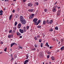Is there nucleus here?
<instances>
[{
  "mask_svg": "<svg viewBox=\"0 0 64 64\" xmlns=\"http://www.w3.org/2000/svg\"><path fill=\"white\" fill-rule=\"evenodd\" d=\"M29 62V60H26L24 62V64H26L28 62Z\"/></svg>",
  "mask_w": 64,
  "mask_h": 64,
  "instance_id": "nucleus-7",
  "label": "nucleus"
},
{
  "mask_svg": "<svg viewBox=\"0 0 64 64\" xmlns=\"http://www.w3.org/2000/svg\"><path fill=\"white\" fill-rule=\"evenodd\" d=\"M34 15H35V14H32L31 15V16H32V17H34Z\"/></svg>",
  "mask_w": 64,
  "mask_h": 64,
  "instance_id": "nucleus-40",
  "label": "nucleus"
},
{
  "mask_svg": "<svg viewBox=\"0 0 64 64\" xmlns=\"http://www.w3.org/2000/svg\"><path fill=\"white\" fill-rule=\"evenodd\" d=\"M22 1L23 3H25V2H26V0H22Z\"/></svg>",
  "mask_w": 64,
  "mask_h": 64,
  "instance_id": "nucleus-33",
  "label": "nucleus"
},
{
  "mask_svg": "<svg viewBox=\"0 0 64 64\" xmlns=\"http://www.w3.org/2000/svg\"><path fill=\"white\" fill-rule=\"evenodd\" d=\"M20 22L22 24H26V20H25L20 21Z\"/></svg>",
  "mask_w": 64,
  "mask_h": 64,
  "instance_id": "nucleus-2",
  "label": "nucleus"
},
{
  "mask_svg": "<svg viewBox=\"0 0 64 64\" xmlns=\"http://www.w3.org/2000/svg\"><path fill=\"white\" fill-rule=\"evenodd\" d=\"M51 52H48V54H51Z\"/></svg>",
  "mask_w": 64,
  "mask_h": 64,
  "instance_id": "nucleus-41",
  "label": "nucleus"
},
{
  "mask_svg": "<svg viewBox=\"0 0 64 64\" xmlns=\"http://www.w3.org/2000/svg\"><path fill=\"white\" fill-rule=\"evenodd\" d=\"M52 40H53V41H55V38H53L52 39Z\"/></svg>",
  "mask_w": 64,
  "mask_h": 64,
  "instance_id": "nucleus-49",
  "label": "nucleus"
},
{
  "mask_svg": "<svg viewBox=\"0 0 64 64\" xmlns=\"http://www.w3.org/2000/svg\"><path fill=\"white\" fill-rule=\"evenodd\" d=\"M44 12H45L46 13V12H47V9H44Z\"/></svg>",
  "mask_w": 64,
  "mask_h": 64,
  "instance_id": "nucleus-22",
  "label": "nucleus"
},
{
  "mask_svg": "<svg viewBox=\"0 0 64 64\" xmlns=\"http://www.w3.org/2000/svg\"><path fill=\"white\" fill-rule=\"evenodd\" d=\"M29 11H30V12H32V11H33V9H30L29 10Z\"/></svg>",
  "mask_w": 64,
  "mask_h": 64,
  "instance_id": "nucleus-37",
  "label": "nucleus"
},
{
  "mask_svg": "<svg viewBox=\"0 0 64 64\" xmlns=\"http://www.w3.org/2000/svg\"><path fill=\"white\" fill-rule=\"evenodd\" d=\"M36 49V48H32L31 49V50H32V51L34 50H35Z\"/></svg>",
  "mask_w": 64,
  "mask_h": 64,
  "instance_id": "nucleus-34",
  "label": "nucleus"
},
{
  "mask_svg": "<svg viewBox=\"0 0 64 64\" xmlns=\"http://www.w3.org/2000/svg\"><path fill=\"white\" fill-rule=\"evenodd\" d=\"M19 37L20 38H22V36H20Z\"/></svg>",
  "mask_w": 64,
  "mask_h": 64,
  "instance_id": "nucleus-51",
  "label": "nucleus"
},
{
  "mask_svg": "<svg viewBox=\"0 0 64 64\" xmlns=\"http://www.w3.org/2000/svg\"><path fill=\"white\" fill-rule=\"evenodd\" d=\"M49 64H51V62H49Z\"/></svg>",
  "mask_w": 64,
  "mask_h": 64,
  "instance_id": "nucleus-60",
  "label": "nucleus"
},
{
  "mask_svg": "<svg viewBox=\"0 0 64 64\" xmlns=\"http://www.w3.org/2000/svg\"><path fill=\"white\" fill-rule=\"evenodd\" d=\"M46 24V22L45 20H44L43 22V24L45 25V24Z\"/></svg>",
  "mask_w": 64,
  "mask_h": 64,
  "instance_id": "nucleus-13",
  "label": "nucleus"
},
{
  "mask_svg": "<svg viewBox=\"0 0 64 64\" xmlns=\"http://www.w3.org/2000/svg\"><path fill=\"white\" fill-rule=\"evenodd\" d=\"M12 14L10 15L9 16V20H10L11 19V18H12Z\"/></svg>",
  "mask_w": 64,
  "mask_h": 64,
  "instance_id": "nucleus-11",
  "label": "nucleus"
},
{
  "mask_svg": "<svg viewBox=\"0 0 64 64\" xmlns=\"http://www.w3.org/2000/svg\"><path fill=\"white\" fill-rule=\"evenodd\" d=\"M3 13V11L1 10L0 11V13Z\"/></svg>",
  "mask_w": 64,
  "mask_h": 64,
  "instance_id": "nucleus-46",
  "label": "nucleus"
},
{
  "mask_svg": "<svg viewBox=\"0 0 64 64\" xmlns=\"http://www.w3.org/2000/svg\"><path fill=\"white\" fill-rule=\"evenodd\" d=\"M34 46L36 48H37L38 47V45H37L36 44H35L34 45Z\"/></svg>",
  "mask_w": 64,
  "mask_h": 64,
  "instance_id": "nucleus-29",
  "label": "nucleus"
},
{
  "mask_svg": "<svg viewBox=\"0 0 64 64\" xmlns=\"http://www.w3.org/2000/svg\"><path fill=\"white\" fill-rule=\"evenodd\" d=\"M2 14H3L1 13V14H0V15H2Z\"/></svg>",
  "mask_w": 64,
  "mask_h": 64,
  "instance_id": "nucleus-59",
  "label": "nucleus"
},
{
  "mask_svg": "<svg viewBox=\"0 0 64 64\" xmlns=\"http://www.w3.org/2000/svg\"><path fill=\"white\" fill-rule=\"evenodd\" d=\"M55 29L56 30H58V27L57 26H56L55 28Z\"/></svg>",
  "mask_w": 64,
  "mask_h": 64,
  "instance_id": "nucleus-24",
  "label": "nucleus"
},
{
  "mask_svg": "<svg viewBox=\"0 0 64 64\" xmlns=\"http://www.w3.org/2000/svg\"><path fill=\"white\" fill-rule=\"evenodd\" d=\"M54 8H56V7H58V6H55L54 7Z\"/></svg>",
  "mask_w": 64,
  "mask_h": 64,
  "instance_id": "nucleus-58",
  "label": "nucleus"
},
{
  "mask_svg": "<svg viewBox=\"0 0 64 64\" xmlns=\"http://www.w3.org/2000/svg\"><path fill=\"white\" fill-rule=\"evenodd\" d=\"M60 7H58V9H60Z\"/></svg>",
  "mask_w": 64,
  "mask_h": 64,
  "instance_id": "nucleus-61",
  "label": "nucleus"
},
{
  "mask_svg": "<svg viewBox=\"0 0 64 64\" xmlns=\"http://www.w3.org/2000/svg\"><path fill=\"white\" fill-rule=\"evenodd\" d=\"M33 17H32V16L31 15L29 17L30 18V19H32V18H33Z\"/></svg>",
  "mask_w": 64,
  "mask_h": 64,
  "instance_id": "nucleus-36",
  "label": "nucleus"
},
{
  "mask_svg": "<svg viewBox=\"0 0 64 64\" xmlns=\"http://www.w3.org/2000/svg\"><path fill=\"white\" fill-rule=\"evenodd\" d=\"M17 10H18V11H19V10H20V9H19V8H18V9Z\"/></svg>",
  "mask_w": 64,
  "mask_h": 64,
  "instance_id": "nucleus-56",
  "label": "nucleus"
},
{
  "mask_svg": "<svg viewBox=\"0 0 64 64\" xmlns=\"http://www.w3.org/2000/svg\"><path fill=\"white\" fill-rule=\"evenodd\" d=\"M39 5V3L37 2H36L34 3V6H38Z\"/></svg>",
  "mask_w": 64,
  "mask_h": 64,
  "instance_id": "nucleus-6",
  "label": "nucleus"
},
{
  "mask_svg": "<svg viewBox=\"0 0 64 64\" xmlns=\"http://www.w3.org/2000/svg\"><path fill=\"white\" fill-rule=\"evenodd\" d=\"M46 46H48V47H49V45H48V42L46 43Z\"/></svg>",
  "mask_w": 64,
  "mask_h": 64,
  "instance_id": "nucleus-23",
  "label": "nucleus"
},
{
  "mask_svg": "<svg viewBox=\"0 0 64 64\" xmlns=\"http://www.w3.org/2000/svg\"><path fill=\"white\" fill-rule=\"evenodd\" d=\"M1 44H3V42H2V41L1 42Z\"/></svg>",
  "mask_w": 64,
  "mask_h": 64,
  "instance_id": "nucleus-57",
  "label": "nucleus"
},
{
  "mask_svg": "<svg viewBox=\"0 0 64 64\" xmlns=\"http://www.w3.org/2000/svg\"><path fill=\"white\" fill-rule=\"evenodd\" d=\"M39 56L40 58H43L44 56V54L43 53H40L39 54Z\"/></svg>",
  "mask_w": 64,
  "mask_h": 64,
  "instance_id": "nucleus-1",
  "label": "nucleus"
},
{
  "mask_svg": "<svg viewBox=\"0 0 64 64\" xmlns=\"http://www.w3.org/2000/svg\"><path fill=\"white\" fill-rule=\"evenodd\" d=\"M11 37V35H9L8 36V38H10Z\"/></svg>",
  "mask_w": 64,
  "mask_h": 64,
  "instance_id": "nucleus-35",
  "label": "nucleus"
},
{
  "mask_svg": "<svg viewBox=\"0 0 64 64\" xmlns=\"http://www.w3.org/2000/svg\"><path fill=\"white\" fill-rule=\"evenodd\" d=\"M20 21L24 20V19L23 18V17L22 16H20Z\"/></svg>",
  "mask_w": 64,
  "mask_h": 64,
  "instance_id": "nucleus-3",
  "label": "nucleus"
},
{
  "mask_svg": "<svg viewBox=\"0 0 64 64\" xmlns=\"http://www.w3.org/2000/svg\"><path fill=\"white\" fill-rule=\"evenodd\" d=\"M51 59L53 61H54V60H55V58H54V56H52Z\"/></svg>",
  "mask_w": 64,
  "mask_h": 64,
  "instance_id": "nucleus-12",
  "label": "nucleus"
},
{
  "mask_svg": "<svg viewBox=\"0 0 64 64\" xmlns=\"http://www.w3.org/2000/svg\"><path fill=\"white\" fill-rule=\"evenodd\" d=\"M6 9H5V8H4V11H5Z\"/></svg>",
  "mask_w": 64,
  "mask_h": 64,
  "instance_id": "nucleus-62",
  "label": "nucleus"
},
{
  "mask_svg": "<svg viewBox=\"0 0 64 64\" xmlns=\"http://www.w3.org/2000/svg\"><path fill=\"white\" fill-rule=\"evenodd\" d=\"M52 11L53 12H55V11H56V9H55V8H53L52 9Z\"/></svg>",
  "mask_w": 64,
  "mask_h": 64,
  "instance_id": "nucleus-25",
  "label": "nucleus"
},
{
  "mask_svg": "<svg viewBox=\"0 0 64 64\" xmlns=\"http://www.w3.org/2000/svg\"><path fill=\"white\" fill-rule=\"evenodd\" d=\"M49 20H46V23H47L48 24H49Z\"/></svg>",
  "mask_w": 64,
  "mask_h": 64,
  "instance_id": "nucleus-26",
  "label": "nucleus"
},
{
  "mask_svg": "<svg viewBox=\"0 0 64 64\" xmlns=\"http://www.w3.org/2000/svg\"><path fill=\"white\" fill-rule=\"evenodd\" d=\"M17 24V22H15L14 23V26H16V25Z\"/></svg>",
  "mask_w": 64,
  "mask_h": 64,
  "instance_id": "nucleus-38",
  "label": "nucleus"
},
{
  "mask_svg": "<svg viewBox=\"0 0 64 64\" xmlns=\"http://www.w3.org/2000/svg\"><path fill=\"white\" fill-rule=\"evenodd\" d=\"M26 30H28V29H29V26H26Z\"/></svg>",
  "mask_w": 64,
  "mask_h": 64,
  "instance_id": "nucleus-27",
  "label": "nucleus"
},
{
  "mask_svg": "<svg viewBox=\"0 0 64 64\" xmlns=\"http://www.w3.org/2000/svg\"><path fill=\"white\" fill-rule=\"evenodd\" d=\"M37 38H40V36L38 35L37 36Z\"/></svg>",
  "mask_w": 64,
  "mask_h": 64,
  "instance_id": "nucleus-53",
  "label": "nucleus"
},
{
  "mask_svg": "<svg viewBox=\"0 0 64 64\" xmlns=\"http://www.w3.org/2000/svg\"><path fill=\"white\" fill-rule=\"evenodd\" d=\"M37 12H38V10H37L36 11V12L35 14H36H36H37Z\"/></svg>",
  "mask_w": 64,
  "mask_h": 64,
  "instance_id": "nucleus-50",
  "label": "nucleus"
},
{
  "mask_svg": "<svg viewBox=\"0 0 64 64\" xmlns=\"http://www.w3.org/2000/svg\"><path fill=\"white\" fill-rule=\"evenodd\" d=\"M42 41V40L41 39H40L39 40V42H40V43H41V42Z\"/></svg>",
  "mask_w": 64,
  "mask_h": 64,
  "instance_id": "nucleus-42",
  "label": "nucleus"
},
{
  "mask_svg": "<svg viewBox=\"0 0 64 64\" xmlns=\"http://www.w3.org/2000/svg\"><path fill=\"white\" fill-rule=\"evenodd\" d=\"M26 27H24V32H26Z\"/></svg>",
  "mask_w": 64,
  "mask_h": 64,
  "instance_id": "nucleus-21",
  "label": "nucleus"
},
{
  "mask_svg": "<svg viewBox=\"0 0 64 64\" xmlns=\"http://www.w3.org/2000/svg\"><path fill=\"white\" fill-rule=\"evenodd\" d=\"M60 10H58V12L57 13V15L58 16H59L60 15Z\"/></svg>",
  "mask_w": 64,
  "mask_h": 64,
  "instance_id": "nucleus-8",
  "label": "nucleus"
},
{
  "mask_svg": "<svg viewBox=\"0 0 64 64\" xmlns=\"http://www.w3.org/2000/svg\"><path fill=\"white\" fill-rule=\"evenodd\" d=\"M16 34H17V36H19H19H20V35H21V34L18 32H16Z\"/></svg>",
  "mask_w": 64,
  "mask_h": 64,
  "instance_id": "nucleus-9",
  "label": "nucleus"
},
{
  "mask_svg": "<svg viewBox=\"0 0 64 64\" xmlns=\"http://www.w3.org/2000/svg\"><path fill=\"white\" fill-rule=\"evenodd\" d=\"M15 10H14L12 11V13H15Z\"/></svg>",
  "mask_w": 64,
  "mask_h": 64,
  "instance_id": "nucleus-48",
  "label": "nucleus"
},
{
  "mask_svg": "<svg viewBox=\"0 0 64 64\" xmlns=\"http://www.w3.org/2000/svg\"><path fill=\"white\" fill-rule=\"evenodd\" d=\"M12 30H10L9 31V33H12Z\"/></svg>",
  "mask_w": 64,
  "mask_h": 64,
  "instance_id": "nucleus-43",
  "label": "nucleus"
},
{
  "mask_svg": "<svg viewBox=\"0 0 64 64\" xmlns=\"http://www.w3.org/2000/svg\"><path fill=\"white\" fill-rule=\"evenodd\" d=\"M53 22V21L52 20H51L50 21H49V23L50 24H52V23Z\"/></svg>",
  "mask_w": 64,
  "mask_h": 64,
  "instance_id": "nucleus-14",
  "label": "nucleus"
},
{
  "mask_svg": "<svg viewBox=\"0 0 64 64\" xmlns=\"http://www.w3.org/2000/svg\"><path fill=\"white\" fill-rule=\"evenodd\" d=\"M40 47H43V43H42L40 44Z\"/></svg>",
  "mask_w": 64,
  "mask_h": 64,
  "instance_id": "nucleus-39",
  "label": "nucleus"
},
{
  "mask_svg": "<svg viewBox=\"0 0 64 64\" xmlns=\"http://www.w3.org/2000/svg\"><path fill=\"white\" fill-rule=\"evenodd\" d=\"M15 44V42H14L12 44H11L10 45L11 47H12V46H13L14 45V44Z\"/></svg>",
  "mask_w": 64,
  "mask_h": 64,
  "instance_id": "nucleus-19",
  "label": "nucleus"
},
{
  "mask_svg": "<svg viewBox=\"0 0 64 64\" xmlns=\"http://www.w3.org/2000/svg\"><path fill=\"white\" fill-rule=\"evenodd\" d=\"M14 1H16V0H13Z\"/></svg>",
  "mask_w": 64,
  "mask_h": 64,
  "instance_id": "nucleus-64",
  "label": "nucleus"
},
{
  "mask_svg": "<svg viewBox=\"0 0 64 64\" xmlns=\"http://www.w3.org/2000/svg\"><path fill=\"white\" fill-rule=\"evenodd\" d=\"M34 39L35 40H38L36 36L34 37Z\"/></svg>",
  "mask_w": 64,
  "mask_h": 64,
  "instance_id": "nucleus-28",
  "label": "nucleus"
},
{
  "mask_svg": "<svg viewBox=\"0 0 64 64\" xmlns=\"http://www.w3.org/2000/svg\"><path fill=\"white\" fill-rule=\"evenodd\" d=\"M38 20V19H37L36 18H35L33 20V21L34 22V23H37V21Z\"/></svg>",
  "mask_w": 64,
  "mask_h": 64,
  "instance_id": "nucleus-4",
  "label": "nucleus"
},
{
  "mask_svg": "<svg viewBox=\"0 0 64 64\" xmlns=\"http://www.w3.org/2000/svg\"><path fill=\"white\" fill-rule=\"evenodd\" d=\"M9 0H5L4 1L5 2H6V1H8Z\"/></svg>",
  "mask_w": 64,
  "mask_h": 64,
  "instance_id": "nucleus-55",
  "label": "nucleus"
},
{
  "mask_svg": "<svg viewBox=\"0 0 64 64\" xmlns=\"http://www.w3.org/2000/svg\"><path fill=\"white\" fill-rule=\"evenodd\" d=\"M60 49L61 51H63V50H64V46H62L60 48Z\"/></svg>",
  "mask_w": 64,
  "mask_h": 64,
  "instance_id": "nucleus-17",
  "label": "nucleus"
},
{
  "mask_svg": "<svg viewBox=\"0 0 64 64\" xmlns=\"http://www.w3.org/2000/svg\"><path fill=\"white\" fill-rule=\"evenodd\" d=\"M37 27L38 28H41V26H37Z\"/></svg>",
  "mask_w": 64,
  "mask_h": 64,
  "instance_id": "nucleus-32",
  "label": "nucleus"
},
{
  "mask_svg": "<svg viewBox=\"0 0 64 64\" xmlns=\"http://www.w3.org/2000/svg\"><path fill=\"white\" fill-rule=\"evenodd\" d=\"M18 47H19L20 49H22V47H21V46L20 45V44H18Z\"/></svg>",
  "mask_w": 64,
  "mask_h": 64,
  "instance_id": "nucleus-16",
  "label": "nucleus"
},
{
  "mask_svg": "<svg viewBox=\"0 0 64 64\" xmlns=\"http://www.w3.org/2000/svg\"><path fill=\"white\" fill-rule=\"evenodd\" d=\"M57 3V2H56L54 4V5H56V4Z\"/></svg>",
  "mask_w": 64,
  "mask_h": 64,
  "instance_id": "nucleus-54",
  "label": "nucleus"
},
{
  "mask_svg": "<svg viewBox=\"0 0 64 64\" xmlns=\"http://www.w3.org/2000/svg\"><path fill=\"white\" fill-rule=\"evenodd\" d=\"M14 58H17V54H16L14 55Z\"/></svg>",
  "mask_w": 64,
  "mask_h": 64,
  "instance_id": "nucleus-30",
  "label": "nucleus"
},
{
  "mask_svg": "<svg viewBox=\"0 0 64 64\" xmlns=\"http://www.w3.org/2000/svg\"><path fill=\"white\" fill-rule=\"evenodd\" d=\"M13 32L14 33H15V30H13Z\"/></svg>",
  "mask_w": 64,
  "mask_h": 64,
  "instance_id": "nucleus-63",
  "label": "nucleus"
},
{
  "mask_svg": "<svg viewBox=\"0 0 64 64\" xmlns=\"http://www.w3.org/2000/svg\"><path fill=\"white\" fill-rule=\"evenodd\" d=\"M6 50H7V48H6L4 49V51H5V52H6Z\"/></svg>",
  "mask_w": 64,
  "mask_h": 64,
  "instance_id": "nucleus-44",
  "label": "nucleus"
},
{
  "mask_svg": "<svg viewBox=\"0 0 64 64\" xmlns=\"http://www.w3.org/2000/svg\"><path fill=\"white\" fill-rule=\"evenodd\" d=\"M49 31H50V32H51V31H53V29H52V28H50Z\"/></svg>",
  "mask_w": 64,
  "mask_h": 64,
  "instance_id": "nucleus-31",
  "label": "nucleus"
},
{
  "mask_svg": "<svg viewBox=\"0 0 64 64\" xmlns=\"http://www.w3.org/2000/svg\"><path fill=\"white\" fill-rule=\"evenodd\" d=\"M49 55H48L47 56V58H48H48H49Z\"/></svg>",
  "mask_w": 64,
  "mask_h": 64,
  "instance_id": "nucleus-47",
  "label": "nucleus"
},
{
  "mask_svg": "<svg viewBox=\"0 0 64 64\" xmlns=\"http://www.w3.org/2000/svg\"><path fill=\"white\" fill-rule=\"evenodd\" d=\"M21 25L20 24H18V28L20 29V28H21Z\"/></svg>",
  "mask_w": 64,
  "mask_h": 64,
  "instance_id": "nucleus-10",
  "label": "nucleus"
},
{
  "mask_svg": "<svg viewBox=\"0 0 64 64\" xmlns=\"http://www.w3.org/2000/svg\"><path fill=\"white\" fill-rule=\"evenodd\" d=\"M40 23V20H38V22L36 24V25H38Z\"/></svg>",
  "mask_w": 64,
  "mask_h": 64,
  "instance_id": "nucleus-15",
  "label": "nucleus"
},
{
  "mask_svg": "<svg viewBox=\"0 0 64 64\" xmlns=\"http://www.w3.org/2000/svg\"><path fill=\"white\" fill-rule=\"evenodd\" d=\"M28 6H30V7H31L32 6V4L29 3L28 4Z\"/></svg>",
  "mask_w": 64,
  "mask_h": 64,
  "instance_id": "nucleus-18",
  "label": "nucleus"
},
{
  "mask_svg": "<svg viewBox=\"0 0 64 64\" xmlns=\"http://www.w3.org/2000/svg\"><path fill=\"white\" fill-rule=\"evenodd\" d=\"M53 46H51L50 47V49H51V48H53Z\"/></svg>",
  "mask_w": 64,
  "mask_h": 64,
  "instance_id": "nucleus-52",
  "label": "nucleus"
},
{
  "mask_svg": "<svg viewBox=\"0 0 64 64\" xmlns=\"http://www.w3.org/2000/svg\"><path fill=\"white\" fill-rule=\"evenodd\" d=\"M19 31L21 33H24V30H23L20 29L19 30Z\"/></svg>",
  "mask_w": 64,
  "mask_h": 64,
  "instance_id": "nucleus-5",
  "label": "nucleus"
},
{
  "mask_svg": "<svg viewBox=\"0 0 64 64\" xmlns=\"http://www.w3.org/2000/svg\"><path fill=\"white\" fill-rule=\"evenodd\" d=\"M26 56L27 57L26 59H28V57H29V56H28V54H27L26 55Z\"/></svg>",
  "mask_w": 64,
  "mask_h": 64,
  "instance_id": "nucleus-45",
  "label": "nucleus"
},
{
  "mask_svg": "<svg viewBox=\"0 0 64 64\" xmlns=\"http://www.w3.org/2000/svg\"><path fill=\"white\" fill-rule=\"evenodd\" d=\"M19 17V15L18 14H16L15 16L16 18H17Z\"/></svg>",
  "mask_w": 64,
  "mask_h": 64,
  "instance_id": "nucleus-20",
  "label": "nucleus"
}]
</instances>
